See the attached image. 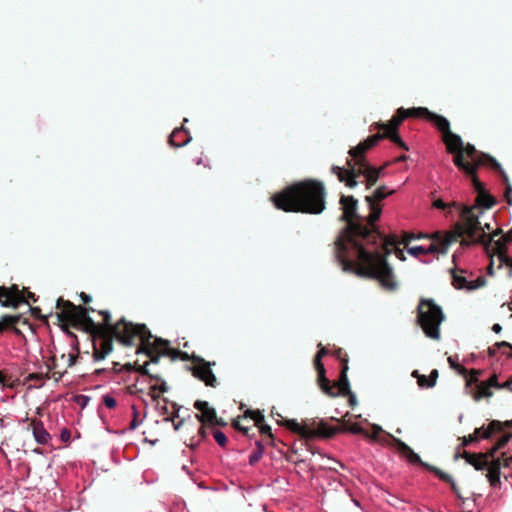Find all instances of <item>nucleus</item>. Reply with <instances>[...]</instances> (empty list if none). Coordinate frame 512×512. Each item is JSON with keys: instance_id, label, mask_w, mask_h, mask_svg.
Listing matches in <instances>:
<instances>
[{"instance_id": "nucleus-59", "label": "nucleus", "mask_w": 512, "mask_h": 512, "mask_svg": "<svg viewBox=\"0 0 512 512\" xmlns=\"http://www.w3.org/2000/svg\"><path fill=\"white\" fill-rule=\"evenodd\" d=\"M233 427L238 430V431H241L243 434L245 435H248V432H249V428L243 426L240 422V420H235L233 422Z\"/></svg>"}, {"instance_id": "nucleus-31", "label": "nucleus", "mask_w": 512, "mask_h": 512, "mask_svg": "<svg viewBox=\"0 0 512 512\" xmlns=\"http://www.w3.org/2000/svg\"><path fill=\"white\" fill-rule=\"evenodd\" d=\"M482 152H478L474 145L467 143L466 145L463 143V157L467 156L471 159L472 162H469L472 165L476 164V160L480 158Z\"/></svg>"}, {"instance_id": "nucleus-26", "label": "nucleus", "mask_w": 512, "mask_h": 512, "mask_svg": "<svg viewBox=\"0 0 512 512\" xmlns=\"http://www.w3.org/2000/svg\"><path fill=\"white\" fill-rule=\"evenodd\" d=\"M66 372L67 368L61 369L55 356L49 359L46 373H48L50 378H53L55 382H59L61 378L66 374Z\"/></svg>"}, {"instance_id": "nucleus-34", "label": "nucleus", "mask_w": 512, "mask_h": 512, "mask_svg": "<svg viewBox=\"0 0 512 512\" xmlns=\"http://www.w3.org/2000/svg\"><path fill=\"white\" fill-rule=\"evenodd\" d=\"M452 284L456 289H467L470 286V281H467V279L459 275L456 270L452 271Z\"/></svg>"}, {"instance_id": "nucleus-23", "label": "nucleus", "mask_w": 512, "mask_h": 512, "mask_svg": "<svg viewBox=\"0 0 512 512\" xmlns=\"http://www.w3.org/2000/svg\"><path fill=\"white\" fill-rule=\"evenodd\" d=\"M348 369V365H343V367H341L339 380L335 382L333 385L331 384L336 393L333 397H336L338 395L346 396L347 393H350V383L347 376Z\"/></svg>"}, {"instance_id": "nucleus-13", "label": "nucleus", "mask_w": 512, "mask_h": 512, "mask_svg": "<svg viewBox=\"0 0 512 512\" xmlns=\"http://www.w3.org/2000/svg\"><path fill=\"white\" fill-rule=\"evenodd\" d=\"M384 138L381 136V133H377L369 136L364 141L360 142L357 146L351 148L348 154L352 157V159L347 160V168H356L360 167L361 164L368 163L365 153L370 149L375 147L380 140Z\"/></svg>"}, {"instance_id": "nucleus-55", "label": "nucleus", "mask_w": 512, "mask_h": 512, "mask_svg": "<svg viewBox=\"0 0 512 512\" xmlns=\"http://www.w3.org/2000/svg\"><path fill=\"white\" fill-rule=\"evenodd\" d=\"M503 465V460L501 458L493 459L489 465H487V469H495L501 470V466Z\"/></svg>"}, {"instance_id": "nucleus-27", "label": "nucleus", "mask_w": 512, "mask_h": 512, "mask_svg": "<svg viewBox=\"0 0 512 512\" xmlns=\"http://www.w3.org/2000/svg\"><path fill=\"white\" fill-rule=\"evenodd\" d=\"M512 438V433H507L500 437L496 444L491 447L485 454L487 460L494 458L495 454L502 448H504Z\"/></svg>"}, {"instance_id": "nucleus-47", "label": "nucleus", "mask_w": 512, "mask_h": 512, "mask_svg": "<svg viewBox=\"0 0 512 512\" xmlns=\"http://www.w3.org/2000/svg\"><path fill=\"white\" fill-rule=\"evenodd\" d=\"M486 283V280L484 277L479 276L476 280L470 281V286L468 287V290H475L477 288H480L484 286Z\"/></svg>"}, {"instance_id": "nucleus-42", "label": "nucleus", "mask_w": 512, "mask_h": 512, "mask_svg": "<svg viewBox=\"0 0 512 512\" xmlns=\"http://www.w3.org/2000/svg\"><path fill=\"white\" fill-rule=\"evenodd\" d=\"M205 425L206 424H202V426L199 427L198 429V435H199V439L196 441V442H193V439L191 440V443L188 444V446H190L191 448H194L196 447L197 445H199V443L206 439L207 437V431H206V428H205Z\"/></svg>"}, {"instance_id": "nucleus-51", "label": "nucleus", "mask_w": 512, "mask_h": 512, "mask_svg": "<svg viewBox=\"0 0 512 512\" xmlns=\"http://www.w3.org/2000/svg\"><path fill=\"white\" fill-rule=\"evenodd\" d=\"M103 403L105 404V406L107 408H110V409L115 408L117 405L116 399L108 394L103 396Z\"/></svg>"}, {"instance_id": "nucleus-44", "label": "nucleus", "mask_w": 512, "mask_h": 512, "mask_svg": "<svg viewBox=\"0 0 512 512\" xmlns=\"http://www.w3.org/2000/svg\"><path fill=\"white\" fill-rule=\"evenodd\" d=\"M213 436H214V439L215 441L221 446V447H225L228 440H227V437L226 435L220 431V430H216L214 431L213 433Z\"/></svg>"}, {"instance_id": "nucleus-11", "label": "nucleus", "mask_w": 512, "mask_h": 512, "mask_svg": "<svg viewBox=\"0 0 512 512\" xmlns=\"http://www.w3.org/2000/svg\"><path fill=\"white\" fill-rule=\"evenodd\" d=\"M404 120L405 116H402V113H400L399 108L397 109L396 114L387 123L375 122L371 127L374 126L378 130L383 131L381 133V136L384 139H389L397 146H399L401 149L408 151L409 148L407 144L402 141L398 134L399 126L402 124Z\"/></svg>"}, {"instance_id": "nucleus-39", "label": "nucleus", "mask_w": 512, "mask_h": 512, "mask_svg": "<svg viewBox=\"0 0 512 512\" xmlns=\"http://www.w3.org/2000/svg\"><path fill=\"white\" fill-rule=\"evenodd\" d=\"M264 448L260 442H257V450L254 451L249 457V464L255 465L262 457Z\"/></svg>"}, {"instance_id": "nucleus-28", "label": "nucleus", "mask_w": 512, "mask_h": 512, "mask_svg": "<svg viewBox=\"0 0 512 512\" xmlns=\"http://www.w3.org/2000/svg\"><path fill=\"white\" fill-rule=\"evenodd\" d=\"M439 376L438 370L433 369L428 377L421 375L418 377V385L420 387L432 388L436 385L437 378Z\"/></svg>"}, {"instance_id": "nucleus-16", "label": "nucleus", "mask_w": 512, "mask_h": 512, "mask_svg": "<svg viewBox=\"0 0 512 512\" xmlns=\"http://www.w3.org/2000/svg\"><path fill=\"white\" fill-rule=\"evenodd\" d=\"M319 346L320 349L314 357V367L317 371V382L323 393L328 396H334L336 393L334 388L331 386L330 381L325 376L326 371L323 363L321 362L322 357L328 354V350L321 346V344H319Z\"/></svg>"}, {"instance_id": "nucleus-56", "label": "nucleus", "mask_w": 512, "mask_h": 512, "mask_svg": "<svg viewBox=\"0 0 512 512\" xmlns=\"http://www.w3.org/2000/svg\"><path fill=\"white\" fill-rule=\"evenodd\" d=\"M448 362L450 364V366L453 368V369H456L458 370L460 373L462 374H466L467 373V370L464 366L462 365H459L455 362V360L452 358V357H449L448 358Z\"/></svg>"}, {"instance_id": "nucleus-17", "label": "nucleus", "mask_w": 512, "mask_h": 512, "mask_svg": "<svg viewBox=\"0 0 512 512\" xmlns=\"http://www.w3.org/2000/svg\"><path fill=\"white\" fill-rule=\"evenodd\" d=\"M19 325H27L29 328L32 327L29 319L23 314H3L0 317V334L11 331L16 336L23 337L22 331L18 328Z\"/></svg>"}, {"instance_id": "nucleus-30", "label": "nucleus", "mask_w": 512, "mask_h": 512, "mask_svg": "<svg viewBox=\"0 0 512 512\" xmlns=\"http://www.w3.org/2000/svg\"><path fill=\"white\" fill-rule=\"evenodd\" d=\"M467 463L472 465L476 470L480 471L487 467L488 460L484 453H475V457L467 459Z\"/></svg>"}, {"instance_id": "nucleus-8", "label": "nucleus", "mask_w": 512, "mask_h": 512, "mask_svg": "<svg viewBox=\"0 0 512 512\" xmlns=\"http://www.w3.org/2000/svg\"><path fill=\"white\" fill-rule=\"evenodd\" d=\"M279 424L300 435L306 441L315 437L330 438L337 434V428L329 426L323 420L318 422L314 419H306L298 423L295 419H285Z\"/></svg>"}, {"instance_id": "nucleus-2", "label": "nucleus", "mask_w": 512, "mask_h": 512, "mask_svg": "<svg viewBox=\"0 0 512 512\" xmlns=\"http://www.w3.org/2000/svg\"><path fill=\"white\" fill-rule=\"evenodd\" d=\"M342 214L340 220L346 223L343 233L335 241V257L346 272L379 281L382 288L395 291L398 282L391 266L378 255H372L366 246L376 244L380 231L377 225H370L367 216L358 213V200L351 195L339 199Z\"/></svg>"}, {"instance_id": "nucleus-1", "label": "nucleus", "mask_w": 512, "mask_h": 512, "mask_svg": "<svg viewBox=\"0 0 512 512\" xmlns=\"http://www.w3.org/2000/svg\"><path fill=\"white\" fill-rule=\"evenodd\" d=\"M56 308L59 310L57 318L63 330L69 335L75 337L68 330V326H72L92 337L95 361L104 360L113 351V339L127 347L138 344L136 353L145 354L154 364L159 362L161 356H167L174 361L181 355V350L171 348L168 340L154 337L145 324H135L125 318L113 324L107 310L98 312L102 316L103 323H96L89 315L90 312L95 311L94 308L75 305L63 298L57 299Z\"/></svg>"}, {"instance_id": "nucleus-54", "label": "nucleus", "mask_w": 512, "mask_h": 512, "mask_svg": "<svg viewBox=\"0 0 512 512\" xmlns=\"http://www.w3.org/2000/svg\"><path fill=\"white\" fill-rule=\"evenodd\" d=\"M28 379L42 382L44 379H50V376L48 375V373H32L28 376Z\"/></svg>"}, {"instance_id": "nucleus-61", "label": "nucleus", "mask_w": 512, "mask_h": 512, "mask_svg": "<svg viewBox=\"0 0 512 512\" xmlns=\"http://www.w3.org/2000/svg\"><path fill=\"white\" fill-rule=\"evenodd\" d=\"M501 457H502V460H503V466L504 467H509L512 463V455L511 456H507L505 452H503L501 454Z\"/></svg>"}, {"instance_id": "nucleus-53", "label": "nucleus", "mask_w": 512, "mask_h": 512, "mask_svg": "<svg viewBox=\"0 0 512 512\" xmlns=\"http://www.w3.org/2000/svg\"><path fill=\"white\" fill-rule=\"evenodd\" d=\"M20 291L22 292V294L24 296L23 303H28L29 300H31L33 302L37 301L36 295L33 292L28 291L26 288H24L23 290H20Z\"/></svg>"}, {"instance_id": "nucleus-45", "label": "nucleus", "mask_w": 512, "mask_h": 512, "mask_svg": "<svg viewBox=\"0 0 512 512\" xmlns=\"http://www.w3.org/2000/svg\"><path fill=\"white\" fill-rule=\"evenodd\" d=\"M394 442H395V446H396L397 450L403 455L406 454L408 452V450L411 448L405 442H403L401 439L394 438Z\"/></svg>"}, {"instance_id": "nucleus-58", "label": "nucleus", "mask_w": 512, "mask_h": 512, "mask_svg": "<svg viewBox=\"0 0 512 512\" xmlns=\"http://www.w3.org/2000/svg\"><path fill=\"white\" fill-rule=\"evenodd\" d=\"M415 238L416 236L414 234L405 232L402 237V240L398 242V244H404L406 247H408L409 242Z\"/></svg>"}, {"instance_id": "nucleus-48", "label": "nucleus", "mask_w": 512, "mask_h": 512, "mask_svg": "<svg viewBox=\"0 0 512 512\" xmlns=\"http://www.w3.org/2000/svg\"><path fill=\"white\" fill-rule=\"evenodd\" d=\"M258 428H259V431L261 434L263 435H267L269 438L273 439V435H272V429L269 425L265 424L264 422L259 424V425H256Z\"/></svg>"}, {"instance_id": "nucleus-41", "label": "nucleus", "mask_w": 512, "mask_h": 512, "mask_svg": "<svg viewBox=\"0 0 512 512\" xmlns=\"http://www.w3.org/2000/svg\"><path fill=\"white\" fill-rule=\"evenodd\" d=\"M149 363H151V362L150 361L149 362H145L144 365H138L137 363H135V371L140 373L141 375H147L151 379L160 380V377L152 375V374L149 373V371L147 369V366H148Z\"/></svg>"}, {"instance_id": "nucleus-14", "label": "nucleus", "mask_w": 512, "mask_h": 512, "mask_svg": "<svg viewBox=\"0 0 512 512\" xmlns=\"http://www.w3.org/2000/svg\"><path fill=\"white\" fill-rule=\"evenodd\" d=\"M194 366L191 368L194 377L203 381L206 386L216 388L218 380L211 369V363L197 355H192Z\"/></svg>"}, {"instance_id": "nucleus-36", "label": "nucleus", "mask_w": 512, "mask_h": 512, "mask_svg": "<svg viewBox=\"0 0 512 512\" xmlns=\"http://www.w3.org/2000/svg\"><path fill=\"white\" fill-rule=\"evenodd\" d=\"M501 471L495 469H488L487 479L492 487H497L500 484Z\"/></svg>"}, {"instance_id": "nucleus-6", "label": "nucleus", "mask_w": 512, "mask_h": 512, "mask_svg": "<svg viewBox=\"0 0 512 512\" xmlns=\"http://www.w3.org/2000/svg\"><path fill=\"white\" fill-rule=\"evenodd\" d=\"M390 165L386 162L382 167L376 168L368 163L356 168H342L332 166L331 172L337 176L340 182L349 188H355L359 183H364L366 189H371L383 175L384 169Z\"/></svg>"}, {"instance_id": "nucleus-3", "label": "nucleus", "mask_w": 512, "mask_h": 512, "mask_svg": "<svg viewBox=\"0 0 512 512\" xmlns=\"http://www.w3.org/2000/svg\"><path fill=\"white\" fill-rule=\"evenodd\" d=\"M326 188L321 181L306 179L272 196L277 209L285 212L320 214L326 208Z\"/></svg>"}, {"instance_id": "nucleus-40", "label": "nucleus", "mask_w": 512, "mask_h": 512, "mask_svg": "<svg viewBox=\"0 0 512 512\" xmlns=\"http://www.w3.org/2000/svg\"><path fill=\"white\" fill-rule=\"evenodd\" d=\"M333 355L340 361L341 367L345 364L348 365V355L342 348H336Z\"/></svg>"}, {"instance_id": "nucleus-22", "label": "nucleus", "mask_w": 512, "mask_h": 512, "mask_svg": "<svg viewBox=\"0 0 512 512\" xmlns=\"http://www.w3.org/2000/svg\"><path fill=\"white\" fill-rule=\"evenodd\" d=\"M28 429L32 430L34 439L38 444L45 445L51 440V436L44 428L41 420L31 419Z\"/></svg>"}, {"instance_id": "nucleus-38", "label": "nucleus", "mask_w": 512, "mask_h": 512, "mask_svg": "<svg viewBox=\"0 0 512 512\" xmlns=\"http://www.w3.org/2000/svg\"><path fill=\"white\" fill-rule=\"evenodd\" d=\"M245 417H249L255 422V426L264 422V415L259 410H246Z\"/></svg>"}, {"instance_id": "nucleus-20", "label": "nucleus", "mask_w": 512, "mask_h": 512, "mask_svg": "<svg viewBox=\"0 0 512 512\" xmlns=\"http://www.w3.org/2000/svg\"><path fill=\"white\" fill-rule=\"evenodd\" d=\"M400 113H402V116H405V119H407V118H424L427 121H429L430 123H432L434 126H435L436 122L438 121V119H440V117L442 116V115L436 114L434 112H431L426 107H414V108H409V109H405V108L401 107Z\"/></svg>"}, {"instance_id": "nucleus-63", "label": "nucleus", "mask_w": 512, "mask_h": 512, "mask_svg": "<svg viewBox=\"0 0 512 512\" xmlns=\"http://www.w3.org/2000/svg\"><path fill=\"white\" fill-rule=\"evenodd\" d=\"M346 396H348V402H349V405H350L351 407H354V406L357 404V399H356L355 394H353V393L350 391V393H347V395H346Z\"/></svg>"}, {"instance_id": "nucleus-35", "label": "nucleus", "mask_w": 512, "mask_h": 512, "mask_svg": "<svg viewBox=\"0 0 512 512\" xmlns=\"http://www.w3.org/2000/svg\"><path fill=\"white\" fill-rule=\"evenodd\" d=\"M337 433L339 432H351L353 434H365L367 437H370L368 433L364 432V429L357 423H354L350 426H347L346 424L336 427Z\"/></svg>"}, {"instance_id": "nucleus-9", "label": "nucleus", "mask_w": 512, "mask_h": 512, "mask_svg": "<svg viewBox=\"0 0 512 512\" xmlns=\"http://www.w3.org/2000/svg\"><path fill=\"white\" fill-rule=\"evenodd\" d=\"M395 192L394 189H389L386 185H380L371 194L365 196L364 200L369 209L368 224L376 225L382 214V202Z\"/></svg>"}, {"instance_id": "nucleus-32", "label": "nucleus", "mask_w": 512, "mask_h": 512, "mask_svg": "<svg viewBox=\"0 0 512 512\" xmlns=\"http://www.w3.org/2000/svg\"><path fill=\"white\" fill-rule=\"evenodd\" d=\"M484 426L476 428L474 433L469 434L468 436H464L461 439V446L466 447L472 442H477L479 439H482L481 434L484 432Z\"/></svg>"}, {"instance_id": "nucleus-62", "label": "nucleus", "mask_w": 512, "mask_h": 512, "mask_svg": "<svg viewBox=\"0 0 512 512\" xmlns=\"http://www.w3.org/2000/svg\"><path fill=\"white\" fill-rule=\"evenodd\" d=\"M459 457H462L463 459H465V461L467 462V459H470V458H474L475 457V453H471V452H467V451H463L462 454H459L457 453L455 455V458H459Z\"/></svg>"}, {"instance_id": "nucleus-52", "label": "nucleus", "mask_w": 512, "mask_h": 512, "mask_svg": "<svg viewBox=\"0 0 512 512\" xmlns=\"http://www.w3.org/2000/svg\"><path fill=\"white\" fill-rule=\"evenodd\" d=\"M479 374H480V371L472 370L470 377L467 378V380H466L467 386H470L472 384H475L477 386V384H479V382H478V375Z\"/></svg>"}, {"instance_id": "nucleus-18", "label": "nucleus", "mask_w": 512, "mask_h": 512, "mask_svg": "<svg viewBox=\"0 0 512 512\" xmlns=\"http://www.w3.org/2000/svg\"><path fill=\"white\" fill-rule=\"evenodd\" d=\"M24 302V296L18 285L0 286V304L6 308H18Z\"/></svg>"}, {"instance_id": "nucleus-4", "label": "nucleus", "mask_w": 512, "mask_h": 512, "mask_svg": "<svg viewBox=\"0 0 512 512\" xmlns=\"http://www.w3.org/2000/svg\"><path fill=\"white\" fill-rule=\"evenodd\" d=\"M435 127L442 134V141L446 146L447 152L454 155L453 163L459 170L463 171L465 174H473V170H477L479 166L487 163L490 164L493 169L501 173L503 181L506 184L505 200L509 205H512V186L508 176L497 160L488 154H482L480 158L476 160L475 165L470 164L463 157L464 142L458 134L451 131L448 119L441 116L436 122Z\"/></svg>"}, {"instance_id": "nucleus-19", "label": "nucleus", "mask_w": 512, "mask_h": 512, "mask_svg": "<svg viewBox=\"0 0 512 512\" xmlns=\"http://www.w3.org/2000/svg\"><path fill=\"white\" fill-rule=\"evenodd\" d=\"M502 229H496L491 232L489 235L487 233H482L479 237L476 238V233L472 237L463 236L460 237V244L463 247H468L472 244H482L486 251L490 250V246H492L493 239L502 235Z\"/></svg>"}, {"instance_id": "nucleus-15", "label": "nucleus", "mask_w": 512, "mask_h": 512, "mask_svg": "<svg viewBox=\"0 0 512 512\" xmlns=\"http://www.w3.org/2000/svg\"><path fill=\"white\" fill-rule=\"evenodd\" d=\"M404 456L411 462L412 464H419L422 467L428 469L429 471L433 472L440 480L448 483L452 489V491L456 494V496L460 499H463V496L460 493V489L458 488L457 484L453 480V478L445 473L444 471L440 470L439 468L435 466H431L425 462H423L420 458V456L413 451L412 448L408 450Z\"/></svg>"}, {"instance_id": "nucleus-21", "label": "nucleus", "mask_w": 512, "mask_h": 512, "mask_svg": "<svg viewBox=\"0 0 512 512\" xmlns=\"http://www.w3.org/2000/svg\"><path fill=\"white\" fill-rule=\"evenodd\" d=\"M194 408L199 411V413L196 414V418L200 423L210 425V423L216 419V411L209 406L207 401L197 400L194 403Z\"/></svg>"}, {"instance_id": "nucleus-29", "label": "nucleus", "mask_w": 512, "mask_h": 512, "mask_svg": "<svg viewBox=\"0 0 512 512\" xmlns=\"http://www.w3.org/2000/svg\"><path fill=\"white\" fill-rule=\"evenodd\" d=\"M484 430L481 434L482 439H489L494 433L503 431V424L499 420H492L487 428L484 427Z\"/></svg>"}, {"instance_id": "nucleus-46", "label": "nucleus", "mask_w": 512, "mask_h": 512, "mask_svg": "<svg viewBox=\"0 0 512 512\" xmlns=\"http://www.w3.org/2000/svg\"><path fill=\"white\" fill-rule=\"evenodd\" d=\"M132 411H133V418L130 422L129 429L135 430L140 423L138 420L139 413H138L137 407L135 405L132 406Z\"/></svg>"}, {"instance_id": "nucleus-33", "label": "nucleus", "mask_w": 512, "mask_h": 512, "mask_svg": "<svg viewBox=\"0 0 512 512\" xmlns=\"http://www.w3.org/2000/svg\"><path fill=\"white\" fill-rule=\"evenodd\" d=\"M493 395L491 388L487 386L484 382H480L477 384L476 391L473 394V397L476 401L480 400L481 398H489Z\"/></svg>"}, {"instance_id": "nucleus-50", "label": "nucleus", "mask_w": 512, "mask_h": 512, "mask_svg": "<svg viewBox=\"0 0 512 512\" xmlns=\"http://www.w3.org/2000/svg\"><path fill=\"white\" fill-rule=\"evenodd\" d=\"M165 422H171L175 431H178L184 424V419L175 420L173 417H165Z\"/></svg>"}, {"instance_id": "nucleus-43", "label": "nucleus", "mask_w": 512, "mask_h": 512, "mask_svg": "<svg viewBox=\"0 0 512 512\" xmlns=\"http://www.w3.org/2000/svg\"><path fill=\"white\" fill-rule=\"evenodd\" d=\"M505 347H510V343H508L506 341L497 342L492 347H490L488 349V354H489V356L494 357L496 355L497 351H499L500 349L505 348Z\"/></svg>"}, {"instance_id": "nucleus-24", "label": "nucleus", "mask_w": 512, "mask_h": 512, "mask_svg": "<svg viewBox=\"0 0 512 512\" xmlns=\"http://www.w3.org/2000/svg\"><path fill=\"white\" fill-rule=\"evenodd\" d=\"M191 140L190 133L184 127L175 128L169 137V144L173 147H183Z\"/></svg>"}, {"instance_id": "nucleus-7", "label": "nucleus", "mask_w": 512, "mask_h": 512, "mask_svg": "<svg viewBox=\"0 0 512 512\" xmlns=\"http://www.w3.org/2000/svg\"><path fill=\"white\" fill-rule=\"evenodd\" d=\"M444 319L442 308L434 300L425 298L420 300L417 307V323L428 338L440 339V326Z\"/></svg>"}, {"instance_id": "nucleus-25", "label": "nucleus", "mask_w": 512, "mask_h": 512, "mask_svg": "<svg viewBox=\"0 0 512 512\" xmlns=\"http://www.w3.org/2000/svg\"><path fill=\"white\" fill-rule=\"evenodd\" d=\"M507 244L505 237L502 236L499 239H493L492 246H490V250L486 251L488 254H494L497 255L500 263H503L506 258L509 256L507 255Z\"/></svg>"}, {"instance_id": "nucleus-60", "label": "nucleus", "mask_w": 512, "mask_h": 512, "mask_svg": "<svg viewBox=\"0 0 512 512\" xmlns=\"http://www.w3.org/2000/svg\"><path fill=\"white\" fill-rule=\"evenodd\" d=\"M173 412L171 415H168L167 417H173L175 420H179V410L180 406L176 403H172Z\"/></svg>"}, {"instance_id": "nucleus-49", "label": "nucleus", "mask_w": 512, "mask_h": 512, "mask_svg": "<svg viewBox=\"0 0 512 512\" xmlns=\"http://www.w3.org/2000/svg\"><path fill=\"white\" fill-rule=\"evenodd\" d=\"M61 358L62 359H66L67 360V366L65 368H68V367H72L75 365L76 361H77V358H78V355H75V354H62L61 355Z\"/></svg>"}, {"instance_id": "nucleus-10", "label": "nucleus", "mask_w": 512, "mask_h": 512, "mask_svg": "<svg viewBox=\"0 0 512 512\" xmlns=\"http://www.w3.org/2000/svg\"><path fill=\"white\" fill-rule=\"evenodd\" d=\"M398 241L396 238L393 237H386L383 233L380 232L379 238H377L376 244H369L366 246L367 251L371 253L372 255H378L380 257H383L384 261L390 266V264L387 262V257L394 252L396 257L404 261L405 255L403 250L397 247Z\"/></svg>"}, {"instance_id": "nucleus-12", "label": "nucleus", "mask_w": 512, "mask_h": 512, "mask_svg": "<svg viewBox=\"0 0 512 512\" xmlns=\"http://www.w3.org/2000/svg\"><path fill=\"white\" fill-rule=\"evenodd\" d=\"M460 239L459 236H456V231L453 229L449 233L445 235L443 238H439L435 242H431L428 247L424 246H411L407 247L408 253L412 256H420L425 254H432V253H440L444 254L447 252L448 247L454 243L457 242Z\"/></svg>"}, {"instance_id": "nucleus-64", "label": "nucleus", "mask_w": 512, "mask_h": 512, "mask_svg": "<svg viewBox=\"0 0 512 512\" xmlns=\"http://www.w3.org/2000/svg\"><path fill=\"white\" fill-rule=\"evenodd\" d=\"M433 206L437 209H445L447 205L441 200L437 199L433 202Z\"/></svg>"}, {"instance_id": "nucleus-5", "label": "nucleus", "mask_w": 512, "mask_h": 512, "mask_svg": "<svg viewBox=\"0 0 512 512\" xmlns=\"http://www.w3.org/2000/svg\"><path fill=\"white\" fill-rule=\"evenodd\" d=\"M477 170H473V174H466L470 177L476 198L473 205H464L454 202L452 205L459 211V221L454 225L456 236L472 237L480 229L479 218L484 210L491 209L496 205L497 201L485 188L484 184L479 181L476 175Z\"/></svg>"}, {"instance_id": "nucleus-57", "label": "nucleus", "mask_w": 512, "mask_h": 512, "mask_svg": "<svg viewBox=\"0 0 512 512\" xmlns=\"http://www.w3.org/2000/svg\"><path fill=\"white\" fill-rule=\"evenodd\" d=\"M490 388H499L500 384L498 382V377L496 374H493L486 382H484Z\"/></svg>"}, {"instance_id": "nucleus-37", "label": "nucleus", "mask_w": 512, "mask_h": 512, "mask_svg": "<svg viewBox=\"0 0 512 512\" xmlns=\"http://www.w3.org/2000/svg\"><path fill=\"white\" fill-rule=\"evenodd\" d=\"M151 389V397L154 401L160 399L159 393H164L167 391V385L165 381H162L161 385H152Z\"/></svg>"}]
</instances>
